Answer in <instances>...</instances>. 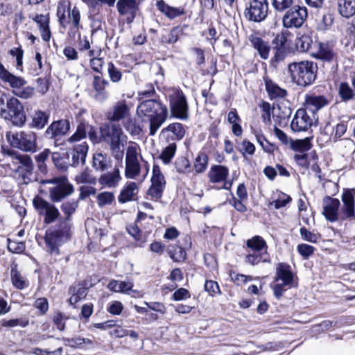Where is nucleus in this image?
<instances>
[{
    "label": "nucleus",
    "instance_id": "1",
    "mask_svg": "<svg viewBox=\"0 0 355 355\" xmlns=\"http://www.w3.org/2000/svg\"><path fill=\"white\" fill-rule=\"evenodd\" d=\"M343 207L340 208V200L326 196L323 199L322 214L329 222L355 220L354 196L351 191H347L342 196Z\"/></svg>",
    "mask_w": 355,
    "mask_h": 355
},
{
    "label": "nucleus",
    "instance_id": "2",
    "mask_svg": "<svg viewBox=\"0 0 355 355\" xmlns=\"http://www.w3.org/2000/svg\"><path fill=\"white\" fill-rule=\"evenodd\" d=\"M137 115L143 121H149V135L153 136L168 118V108L156 99L143 100L137 105Z\"/></svg>",
    "mask_w": 355,
    "mask_h": 355
},
{
    "label": "nucleus",
    "instance_id": "3",
    "mask_svg": "<svg viewBox=\"0 0 355 355\" xmlns=\"http://www.w3.org/2000/svg\"><path fill=\"white\" fill-rule=\"evenodd\" d=\"M317 66L311 61L292 62L288 65V71L292 80L297 85H310L316 77Z\"/></svg>",
    "mask_w": 355,
    "mask_h": 355
},
{
    "label": "nucleus",
    "instance_id": "4",
    "mask_svg": "<svg viewBox=\"0 0 355 355\" xmlns=\"http://www.w3.org/2000/svg\"><path fill=\"white\" fill-rule=\"evenodd\" d=\"M0 103L5 107H0V114L2 118L10 121L16 126H22L26 122V115L24 107L19 100L15 97H9L2 94L0 97Z\"/></svg>",
    "mask_w": 355,
    "mask_h": 355
},
{
    "label": "nucleus",
    "instance_id": "5",
    "mask_svg": "<svg viewBox=\"0 0 355 355\" xmlns=\"http://www.w3.org/2000/svg\"><path fill=\"white\" fill-rule=\"evenodd\" d=\"M141 162H144L141 153V148L135 142H130L125 150V177L136 180L141 173Z\"/></svg>",
    "mask_w": 355,
    "mask_h": 355
},
{
    "label": "nucleus",
    "instance_id": "6",
    "mask_svg": "<svg viewBox=\"0 0 355 355\" xmlns=\"http://www.w3.org/2000/svg\"><path fill=\"white\" fill-rule=\"evenodd\" d=\"M294 286V274L291 266L284 263H279L276 268L275 283L272 286L275 296L277 298L281 297L284 291Z\"/></svg>",
    "mask_w": 355,
    "mask_h": 355
},
{
    "label": "nucleus",
    "instance_id": "7",
    "mask_svg": "<svg viewBox=\"0 0 355 355\" xmlns=\"http://www.w3.org/2000/svg\"><path fill=\"white\" fill-rule=\"evenodd\" d=\"M41 183L42 184H51L53 185L49 188V196L54 202H60L73 192V185L69 183L68 179L64 176L43 180L41 181Z\"/></svg>",
    "mask_w": 355,
    "mask_h": 355
},
{
    "label": "nucleus",
    "instance_id": "8",
    "mask_svg": "<svg viewBox=\"0 0 355 355\" xmlns=\"http://www.w3.org/2000/svg\"><path fill=\"white\" fill-rule=\"evenodd\" d=\"M10 145L25 152L35 153L37 150V135L32 131L9 132L6 135Z\"/></svg>",
    "mask_w": 355,
    "mask_h": 355
},
{
    "label": "nucleus",
    "instance_id": "9",
    "mask_svg": "<svg viewBox=\"0 0 355 355\" xmlns=\"http://www.w3.org/2000/svg\"><path fill=\"white\" fill-rule=\"evenodd\" d=\"M13 164L19 165L15 170V175L25 184L33 180L34 165L31 157L26 154H15L11 156Z\"/></svg>",
    "mask_w": 355,
    "mask_h": 355
},
{
    "label": "nucleus",
    "instance_id": "10",
    "mask_svg": "<svg viewBox=\"0 0 355 355\" xmlns=\"http://www.w3.org/2000/svg\"><path fill=\"white\" fill-rule=\"evenodd\" d=\"M69 236V229L67 226L46 232L45 243L49 252L59 254L58 247L67 241Z\"/></svg>",
    "mask_w": 355,
    "mask_h": 355
},
{
    "label": "nucleus",
    "instance_id": "11",
    "mask_svg": "<svg viewBox=\"0 0 355 355\" xmlns=\"http://www.w3.org/2000/svg\"><path fill=\"white\" fill-rule=\"evenodd\" d=\"M100 133L101 139L110 146L121 144L126 139L122 128L116 123L109 122L103 124L100 128Z\"/></svg>",
    "mask_w": 355,
    "mask_h": 355
},
{
    "label": "nucleus",
    "instance_id": "12",
    "mask_svg": "<svg viewBox=\"0 0 355 355\" xmlns=\"http://www.w3.org/2000/svg\"><path fill=\"white\" fill-rule=\"evenodd\" d=\"M33 206L40 216H44V222L46 224L53 223L58 218L60 211L51 202L36 196L33 200Z\"/></svg>",
    "mask_w": 355,
    "mask_h": 355
},
{
    "label": "nucleus",
    "instance_id": "13",
    "mask_svg": "<svg viewBox=\"0 0 355 355\" xmlns=\"http://www.w3.org/2000/svg\"><path fill=\"white\" fill-rule=\"evenodd\" d=\"M286 11L282 18L283 25L286 28H299L307 17L306 8L298 5L291 6Z\"/></svg>",
    "mask_w": 355,
    "mask_h": 355
},
{
    "label": "nucleus",
    "instance_id": "14",
    "mask_svg": "<svg viewBox=\"0 0 355 355\" xmlns=\"http://www.w3.org/2000/svg\"><path fill=\"white\" fill-rule=\"evenodd\" d=\"M151 185L148 189L147 194L152 200H158L162 196L166 187V180L160 167L154 164L152 171Z\"/></svg>",
    "mask_w": 355,
    "mask_h": 355
},
{
    "label": "nucleus",
    "instance_id": "15",
    "mask_svg": "<svg viewBox=\"0 0 355 355\" xmlns=\"http://www.w3.org/2000/svg\"><path fill=\"white\" fill-rule=\"evenodd\" d=\"M268 12V0H253L246 8L245 15L250 21L260 22L266 18Z\"/></svg>",
    "mask_w": 355,
    "mask_h": 355
},
{
    "label": "nucleus",
    "instance_id": "16",
    "mask_svg": "<svg viewBox=\"0 0 355 355\" xmlns=\"http://www.w3.org/2000/svg\"><path fill=\"white\" fill-rule=\"evenodd\" d=\"M229 168L223 165H214L211 166L208 172L209 182L213 184H222L219 189L230 190L232 181L227 180Z\"/></svg>",
    "mask_w": 355,
    "mask_h": 355
},
{
    "label": "nucleus",
    "instance_id": "17",
    "mask_svg": "<svg viewBox=\"0 0 355 355\" xmlns=\"http://www.w3.org/2000/svg\"><path fill=\"white\" fill-rule=\"evenodd\" d=\"M170 105L171 112L175 117L180 119H187L189 106L182 91L176 90L171 96Z\"/></svg>",
    "mask_w": 355,
    "mask_h": 355
},
{
    "label": "nucleus",
    "instance_id": "18",
    "mask_svg": "<svg viewBox=\"0 0 355 355\" xmlns=\"http://www.w3.org/2000/svg\"><path fill=\"white\" fill-rule=\"evenodd\" d=\"M146 218V214L139 211L137 215V218L134 223H132L127 227V231L140 244L145 243L147 241V236L150 232V230H144L142 229V220ZM139 246H141L139 245Z\"/></svg>",
    "mask_w": 355,
    "mask_h": 355
},
{
    "label": "nucleus",
    "instance_id": "19",
    "mask_svg": "<svg viewBox=\"0 0 355 355\" xmlns=\"http://www.w3.org/2000/svg\"><path fill=\"white\" fill-rule=\"evenodd\" d=\"M130 108L125 101L116 102L105 114L109 122L115 123L123 121L130 115Z\"/></svg>",
    "mask_w": 355,
    "mask_h": 355
},
{
    "label": "nucleus",
    "instance_id": "20",
    "mask_svg": "<svg viewBox=\"0 0 355 355\" xmlns=\"http://www.w3.org/2000/svg\"><path fill=\"white\" fill-rule=\"evenodd\" d=\"M313 123V119L310 116L306 110H297L291 123V128L294 132H304L308 130Z\"/></svg>",
    "mask_w": 355,
    "mask_h": 355
},
{
    "label": "nucleus",
    "instance_id": "21",
    "mask_svg": "<svg viewBox=\"0 0 355 355\" xmlns=\"http://www.w3.org/2000/svg\"><path fill=\"white\" fill-rule=\"evenodd\" d=\"M116 8L121 15L126 16V21L130 24L133 21L138 11V3L135 0H119Z\"/></svg>",
    "mask_w": 355,
    "mask_h": 355
},
{
    "label": "nucleus",
    "instance_id": "22",
    "mask_svg": "<svg viewBox=\"0 0 355 355\" xmlns=\"http://www.w3.org/2000/svg\"><path fill=\"white\" fill-rule=\"evenodd\" d=\"M88 152V146L86 142H82L79 144H76L68 153V157L71 158L69 164L73 166H76L80 164H84L85 158Z\"/></svg>",
    "mask_w": 355,
    "mask_h": 355
},
{
    "label": "nucleus",
    "instance_id": "23",
    "mask_svg": "<svg viewBox=\"0 0 355 355\" xmlns=\"http://www.w3.org/2000/svg\"><path fill=\"white\" fill-rule=\"evenodd\" d=\"M122 178L120 170L115 166L112 171L102 174L98 178V182L103 188H116L119 186Z\"/></svg>",
    "mask_w": 355,
    "mask_h": 355
},
{
    "label": "nucleus",
    "instance_id": "24",
    "mask_svg": "<svg viewBox=\"0 0 355 355\" xmlns=\"http://www.w3.org/2000/svg\"><path fill=\"white\" fill-rule=\"evenodd\" d=\"M0 79L8 83L14 90H18L26 84V81L23 78L16 76L9 72L1 62Z\"/></svg>",
    "mask_w": 355,
    "mask_h": 355
},
{
    "label": "nucleus",
    "instance_id": "25",
    "mask_svg": "<svg viewBox=\"0 0 355 355\" xmlns=\"http://www.w3.org/2000/svg\"><path fill=\"white\" fill-rule=\"evenodd\" d=\"M248 39L254 49L257 51L259 56L263 60H267L269 58L270 51L268 42L264 40L256 33L251 34Z\"/></svg>",
    "mask_w": 355,
    "mask_h": 355
},
{
    "label": "nucleus",
    "instance_id": "26",
    "mask_svg": "<svg viewBox=\"0 0 355 355\" xmlns=\"http://www.w3.org/2000/svg\"><path fill=\"white\" fill-rule=\"evenodd\" d=\"M68 19L67 24H71L68 31V37L74 40L78 35V37H80L79 33L80 15L78 8L73 7L72 10L68 9Z\"/></svg>",
    "mask_w": 355,
    "mask_h": 355
},
{
    "label": "nucleus",
    "instance_id": "27",
    "mask_svg": "<svg viewBox=\"0 0 355 355\" xmlns=\"http://www.w3.org/2000/svg\"><path fill=\"white\" fill-rule=\"evenodd\" d=\"M69 122L67 120H58L53 122L46 130V137L53 139L67 133L69 130Z\"/></svg>",
    "mask_w": 355,
    "mask_h": 355
},
{
    "label": "nucleus",
    "instance_id": "28",
    "mask_svg": "<svg viewBox=\"0 0 355 355\" xmlns=\"http://www.w3.org/2000/svg\"><path fill=\"white\" fill-rule=\"evenodd\" d=\"M161 135L164 137L168 138L171 137V139L175 142V141H180L184 137L185 129L182 123H173L163 128L161 131Z\"/></svg>",
    "mask_w": 355,
    "mask_h": 355
},
{
    "label": "nucleus",
    "instance_id": "29",
    "mask_svg": "<svg viewBox=\"0 0 355 355\" xmlns=\"http://www.w3.org/2000/svg\"><path fill=\"white\" fill-rule=\"evenodd\" d=\"M139 192V184L135 182H127L119 195L118 200L121 203L134 200Z\"/></svg>",
    "mask_w": 355,
    "mask_h": 355
},
{
    "label": "nucleus",
    "instance_id": "30",
    "mask_svg": "<svg viewBox=\"0 0 355 355\" xmlns=\"http://www.w3.org/2000/svg\"><path fill=\"white\" fill-rule=\"evenodd\" d=\"M329 100L322 95L310 94L305 98V106L313 113L328 105Z\"/></svg>",
    "mask_w": 355,
    "mask_h": 355
},
{
    "label": "nucleus",
    "instance_id": "31",
    "mask_svg": "<svg viewBox=\"0 0 355 355\" xmlns=\"http://www.w3.org/2000/svg\"><path fill=\"white\" fill-rule=\"evenodd\" d=\"M157 8L161 12L171 19L184 14V9L183 7H172L166 4L162 0L157 1Z\"/></svg>",
    "mask_w": 355,
    "mask_h": 355
},
{
    "label": "nucleus",
    "instance_id": "32",
    "mask_svg": "<svg viewBox=\"0 0 355 355\" xmlns=\"http://www.w3.org/2000/svg\"><path fill=\"white\" fill-rule=\"evenodd\" d=\"M314 56L318 59L331 62L335 59L336 54L329 44L320 42L318 44V50L314 53Z\"/></svg>",
    "mask_w": 355,
    "mask_h": 355
},
{
    "label": "nucleus",
    "instance_id": "33",
    "mask_svg": "<svg viewBox=\"0 0 355 355\" xmlns=\"http://www.w3.org/2000/svg\"><path fill=\"white\" fill-rule=\"evenodd\" d=\"M338 11L345 18L355 15V0H338Z\"/></svg>",
    "mask_w": 355,
    "mask_h": 355
},
{
    "label": "nucleus",
    "instance_id": "34",
    "mask_svg": "<svg viewBox=\"0 0 355 355\" xmlns=\"http://www.w3.org/2000/svg\"><path fill=\"white\" fill-rule=\"evenodd\" d=\"M264 81L266 91L270 98H284L286 96V90L280 87L272 80L266 78Z\"/></svg>",
    "mask_w": 355,
    "mask_h": 355
},
{
    "label": "nucleus",
    "instance_id": "35",
    "mask_svg": "<svg viewBox=\"0 0 355 355\" xmlns=\"http://www.w3.org/2000/svg\"><path fill=\"white\" fill-rule=\"evenodd\" d=\"M107 80L102 78L99 76H96L94 78L93 86L96 92V98L98 101H104L107 97V93L105 91V87L108 85Z\"/></svg>",
    "mask_w": 355,
    "mask_h": 355
},
{
    "label": "nucleus",
    "instance_id": "36",
    "mask_svg": "<svg viewBox=\"0 0 355 355\" xmlns=\"http://www.w3.org/2000/svg\"><path fill=\"white\" fill-rule=\"evenodd\" d=\"M10 277L12 285L17 289L22 290L29 286L28 281L21 275L16 266L11 268Z\"/></svg>",
    "mask_w": 355,
    "mask_h": 355
},
{
    "label": "nucleus",
    "instance_id": "37",
    "mask_svg": "<svg viewBox=\"0 0 355 355\" xmlns=\"http://www.w3.org/2000/svg\"><path fill=\"white\" fill-rule=\"evenodd\" d=\"M134 284L130 281L112 280L109 282L107 288L111 291L127 293L132 290Z\"/></svg>",
    "mask_w": 355,
    "mask_h": 355
},
{
    "label": "nucleus",
    "instance_id": "38",
    "mask_svg": "<svg viewBox=\"0 0 355 355\" xmlns=\"http://www.w3.org/2000/svg\"><path fill=\"white\" fill-rule=\"evenodd\" d=\"M111 160L106 155L101 153H95L93 156V167L100 171L107 170L110 166Z\"/></svg>",
    "mask_w": 355,
    "mask_h": 355
},
{
    "label": "nucleus",
    "instance_id": "39",
    "mask_svg": "<svg viewBox=\"0 0 355 355\" xmlns=\"http://www.w3.org/2000/svg\"><path fill=\"white\" fill-rule=\"evenodd\" d=\"M49 114L41 110L35 111L32 115L31 127L42 129L47 123Z\"/></svg>",
    "mask_w": 355,
    "mask_h": 355
},
{
    "label": "nucleus",
    "instance_id": "40",
    "mask_svg": "<svg viewBox=\"0 0 355 355\" xmlns=\"http://www.w3.org/2000/svg\"><path fill=\"white\" fill-rule=\"evenodd\" d=\"M248 248H250L254 252H259L260 251L267 249V244L266 241L260 236H254L246 242Z\"/></svg>",
    "mask_w": 355,
    "mask_h": 355
},
{
    "label": "nucleus",
    "instance_id": "41",
    "mask_svg": "<svg viewBox=\"0 0 355 355\" xmlns=\"http://www.w3.org/2000/svg\"><path fill=\"white\" fill-rule=\"evenodd\" d=\"M184 33V29L181 26L174 27L169 33L162 35V42L167 44H174Z\"/></svg>",
    "mask_w": 355,
    "mask_h": 355
},
{
    "label": "nucleus",
    "instance_id": "42",
    "mask_svg": "<svg viewBox=\"0 0 355 355\" xmlns=\"http://www.w3.org/2000/svg\"><path fill=\"white\" fill-rule=\"evenodd\" d=\"M177 150V145L175 142L173 141L166 146L159 155L160 159L165 164H168L171 162Z\"/></svg>",
    "mask_w": 355,
    "mask_h": 355
},
{
    "label": "nucleus",
    "instance_id": "43",
    "mask_svg": "<svg viewBox=\"0 0 355 355\" xmlns=\"http://www.w3.org/2000/svg\"><path fill=\"white\" fill-rule=\"evenodd\" d=\"M123 125L125 130L132 135H139L141 131L140 126L137 124L136 120L132 117L131 114L123 121Z\"/></svg>",
    "mask_w": 355,
    "mask_h": 355
},
{
    "label": "nucleus",
    "instance_id": "44",
    "mask_svg": "<svg viewBox=\"0 0 355 355\" xmlns=\"http://www.w3.org/2000/svg\"><path fill=\"white\" fill-rule=\"evenodd\" d=\"M75 180L78 184H90L96 183V178L92 174V170L85 168L83 171L77 175Z\"/></svg>",
    "mask_w": 355,
    "mask_h": 355
},
{
    "label": "nucleus",
    "instance_id": "45",
    "mask_svg": "<svg viewBox=\"0 0 355 355\" xmlns=\"http://www.w3.org/2000/svg\"><path fill=\"white\" fill-rule=\"evenodd\" d=\"M168 254L174 261H181L186 259V252L178 245H169L168 247Z\"/></svg>",
    "mask_w": 355,
    "mask_h": 355
},
{
    "label": "nucleus",
    "instance_id": "46",
    "mask_svg": "<svg viewBox=\"0 0 355 355\" xmlns=\"http://www.w3.org/2000/svg\"><path fill=\"white\" fill-rule=\"evenodd\" d=\"M208 165V156L205 153H200L196 157L194 162V169L197 173L205 172Z\"/></svg>",
    "mask_w": 355,
    "mask_h": 355
},
{
    "label": "nucleus",
    "instance_id": "47",
    "mask_svg": "<svg viewBox=\"0 0 355 355\" xmlns=\"http://www.w3.org/2000/svg\"><path fill=\"white\" fill-rule=\"evenodd\" d=\"M292 200V198L288 195L278 192L277 193V198L269 203L270 205L273 206L275 209H279L280 208L286 207Z\"/></svg>",
    "mask_w": 355,
    "mask_h": 355
},
{
    "label": "nucleus",
    "instance_id": "48",
    "mask_svg": "<svg viewBox=\"0 0 355 355\" xmlns=\"http://www.w3.org/2000/svg\"><path fill=\"white\" fill-rule=\"evenodd\" d=\"M64 344L73 348H83L85 344L92 345V340L89 338H63Z\"/></svg>",
    "mask_w": 355,
    "mask_h": 355
},
{
    "label": "nucleus",
    "instance_id": "49",
    "mask_svg": "<svg viewBox=\"0 0 355 355\" xmlns=\"http://www.w3.org/2000/svg\"><path fill=\"white\" fill-rule=\"evenodd\" d=\"M272 8L277 12H283L289 9L294 0H268Z\"/></svg>",
    "mask_w": 355,
    "mask_h": 355
},
{
    "label": "nucleus",
    "instance_id": "50",
    "mask_svg": "<svg viewBox=\"0 0 355 355\" xmlns=\"http://www.w3.org/2000/svg\"><path fill=\"white\" fill-rule=\"evenodd\" d=\"M338 93L343 101L352 100L355 93L347 83H341L339 85Z\"/></svg>",
    "mask_w": 355,
    "mask_h": 355
},
{
    "label": "nucleus",
    "instance_id": "51",
    "mask_svg": "<svg viewBox=\"0 0 355 355\" xmlns=\"http://www.w3.org/2000/svg\"><path fill=\"white\" fill-rule=\"evenodd\" d=\"M114 199V193L110 191L101 192L96 197L97 203L101 207L111 205Z\"/></svg>",
    "mask_w": 355,
    "mask_h": 355
},
{
    "label": "nucleus",
    "instance_id": "52",
    "mask_svg": "<svg viewBox=\"0 0 355 355\" xmlns=\"http://www.w3.org/2000/svg\"><path fill=\"white\" fill-rule=\"evenodd\" d=\"M176 171L180 173H187L191 170V165L189 159L185 157H178L175 162Z\"/></svg>",
    "mask_w": 355,
    "mask_h": 355
},
{
    "label": "nucleus",
    "instance_id": "53",
    "mask_svg": "<svg viewBox=\"0 0 355 355\" xmlns=\"http://www.w3.org/2000/svg\"><path fill=\"white\" fill-rule=\"evenodd\" d=\"M78 207V202L75 200L67 201L62 204L61 210L65 215L67 220H69L71 215L76 211Z\"/></svg>",
    "mask_w": 355,
    "mask_h": 355
},
{
    "label": "nucleus",
    "instance_id": "54",
    "mask_svg": "<svg viewBox=\"0 0 355 355\" xmlns=\"http://www.w3.org/2000/svg\"><path fill=\"white\" fill-rule=\"evenodd\" d=\"M89 125L83 123L79 124L77 127L76 132L69 137V141L70 143L76 142L86 137L87 129Z\"/></svg>",
    "mask_w": 355,
    "mask_h": 355
},
{
    "label": "nucleus",
    "instance_id": "55",
    "mask_svg": "<svg viewBox=\"0 0 355 355\" xmlns=\"http://www.w3.org/2000/svg\"><path fill=\"white\" fill-rule=\"evenodd\" d=\"M292 148L295 151L304 153L311 148V144L309 139H300L293 142Z\"/></svg>",
    "mask_w": 355,
    "mask_h": 355
},
{
    "label": "nucleus",
    "instance_id": "56",
    "mask_svg": "<svg viewBox=\"0 0 355 355\" xmlns=\"http://www.w3.org/2000/svg\"><path fill=\"white\" fill-rule=\"evenodd\" d=\"M9 54L16 58V67L20 71H22L23 55L24 51L19 46L14 47L9 51Z\"/></svg>",
    "mask_w": 355,
    "mask_h": 355
},
{
    "label": "nucleus",
    "instance_id": "57",
    "mask_svg": "<svg viewBox=\"0 0 355 355\" xmlns=\"http://www.w3.org/2000/svg\"><path fill=\"white\" fill-rule=\"evenodd\" d=\"M107 72L110 79L113 83H119L122 78V73L112 62H109L107 65Z\"/></svg>",
    "mask_w": 355,
    "mask_h": 355
},
{
    "label": "nucleus",
    "instance_id": "58",
    "mask_svg": "<svg viewBox=\"0 0 355 355\" xmlns=\"http://www.w3.org/2000/svg\"><path fill=\"white\" fill-rule=\"evenodd\" d=\"M8 249L12 253L21 254L25 250L26 245L22 241H16L8 239Z\"/></svg>",
    "mask_w": 355,
    "mask_h": 355
},
{
    "label": "nucleus",
    "instance_id": "59",
    "mask_svg": "<svg viewBox=\"0 0 355 355\" xmlns=\"http://www.w3.org/2000/svg\"><path fill=\"white\" fill-rule=\"evenodd\" d=\"M1 326L3 327L13 328L17 326L25 327L28 324V320L23 319H10V320H2L1 321Z\"/></svg>",
    "mask_w": 355,
    "mask_h": 355
},
{
    "label": "nucleus",
    "instance_id": "60",
    "mask_svg": "<svg viewBox=\"0 0 355 355\" xmlns=\"http://www.w3.org/2000/svg\"><path fill=\"white\" fill-rule=\"evenodd\" d=\"M156 95L154 86L152 84L147 85L144 89L138 92L139 100L142 101L147 98H153Z\"/></svg>",
    "mask_w": 355,
    "mask_h": 355
},
{
    "label": "nucleus",
    "instance_id": "61",
    "mask_svg": "<svg viewBox=\"0 0 355 355\" xmlns=\"http://www.w3.org/2000/svg\"><path fill=\"white\" fill-rule=\"evenodd\" d=\"M334 18L331 14L323 15L322 19L319 21L317 25V28L319 31H326L329 29L333 24Z\"/></svg>",
    "mask_w": 355,
    "mask_h": 355
},
{
    "label": "nucleus",
    "instance_id": "62",
    "mask_svg": "<svg viewBox=\"0 0 355 355\" xmlns=\"http://www.w3.org/2000/svg\"><path fill=\"white\" fill-rule=\"evenodd\" d=\"M312 42L311 38L309 35H303L297 38L296 45L302 51H307L311 47Z\"/></svg>",
    "mask_w": 355,
    "mask_h": 355
},
{
    "label": "nucleus",
    "instance_id": "63",
    "mask_svg": "<svg viewBox=\"0 0 355 355\" xmlns=\"http://www.w3.org/2000/svg\"><path fill=\"white\" fill-rule=\"evenodd\" d=\"M301 237L303 240L311 243H317L320 236L318 234L309 231L306 227H301L300 230Z\"/></svg>",
    "mask_w": 355,
    "mask_h": 355
},
{
    "label": "nucleus",
    "instance_id": "64",
    "mask_svg": "<svg viewBox=\"0 0 355 355\" xmlns=\"http://www.w3.org/2000/svg\"><path fill=\"white\" fill-rule=\"evenodd\" d=\"M245 259V262L253 266L258 264L261 261H267V258L263 257L262 254L257 252H253V253L248 254Z\"/></svg>",
    "mask_w": 355,
    "mask_h": 355
}]
</instances>
